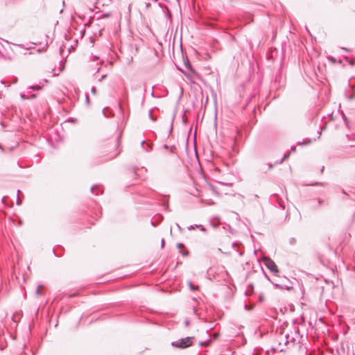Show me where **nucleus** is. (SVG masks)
Instances as JSON below:
<instances>
[{
  "instance_id": "nucleus-28",
  "label": "nucleus",
  "mask_w": 355,
  "mask_h": 355,
  "mask_svg": "<svg viewBox=\"0 0 355 355\" xmlns=\"http://www.w3.org/2000/svg\"><path fill=\"white\" fill-rule=\"evenodd\" d=\"M98 57H97V56H94V60H98Z\"/></svg>"
},
{
  "instance_id": "nucleus-14",
  "label": "nucleus",
  "mask_w": 355,
  "mask_h": 355,
  "mask_svg": "<svg viewBox=\"0 0 355 355\" xmlns=\"http://www.w3.org/2000/svg\"><path fill=\"white\" fill-rule=\"evenodd\" d=\"M324 201L323 200L320 199V198H318V206H320L323 204Z\"/></svg>"
},
{
  "instance_id": "nucleus-8",
  "label": "nucleus",
  "mask_w": 355,
  "mask_h": 355,
  "mask_svg": "<svg viewBox=\"0 0 355 355\" xmlns=\"http://www.w3.org/2000/svg\"><path fill=\"white\" fill-rule=\"evenodd\" d=\"M259 198L258 195L257 194H252V195H250L249 196V199L250 200H256Z\"/></svg>"
},
{
  "instance_id": "nucleus-20",
  "label": "nucleus",
  "mask_w": 355,
  "mask_h": 355,
  "mask_svg": "<svg viewBox=\"0 0 355 355\" xmlns=\"http://www.w3.org/2000/svg\"><path fill=\"white\" fill-rule=\"evenodd\" d=\"M268 169H272V167H273V165H272V164H270V163H269V164H268Z\"/></svg>"
},
{
  "instance_id": "nucleus-27",
  "label": "nucleus",
  "mask_w": 355,
  "mask_h": 355,
  "mask_svg": "<svg viewBox=\"0 0 355 355\" xmlns=\"http://www.w3.org/2000/svg\"><path fill=\"white\" fill-rule=\"evenodd\" d=\"M18 46L19 47H21V48H24V45L23 44H17Z\"/></svg>"
},
{
  "instance_id": "nucleus-25",
  "label": "nucleus",
  "mask_w": 355,
  "mask_h": 355,
  "mask_svg": "<svg viewBox=\"0 0 355 355\" xmlns=\"http://www.w3.org/2000/svg\"><path fill=\"white\" fill-rule=\"evenodd\" d=\"M188 229H189V230H193V229H194V226L191 225Z\"/></svg>"
},
{
  "instance_id": "nucleus-26",
  "label": "nucleus",
  "mask_w": 355,
  "mask_h": 355,
  "mask_svg": "<svg viewBox=\"0 0 355 355\" xmlns=\"http://www.w3.org/2000/svg\"><path fill=\"white\" fill-rule=\"evenodd\" d=\"M94 188H95L94 187H92L91 188V192H92V193H94Z\"/></svg>"
},
{
  "instance_id": "nucleus-2",
  "label": "nucleus",
  "mask_w": 355,
  "mask_h": 355,
  "mask_svg": "<svg viewBox=\"0 0 355 355\" xmlns=\"http://www.w3.org/2000/svg\"><path fill=\"white\" fill-rule=\"evenodd\" d=\"M195 338L194 337H186L184 338H181L177 341H174L172 343V346L180 348V349H184L188 347H190L192 345Z\"/></svg>"
},
{
  "instance_id": "nucleus-17",
  "label": "nucleus",
  "mask_w": 355,
  "mask_h": 355,
  "mask_svg": "<svg viewBox=\"0 0 355 355\" xmlns=\"http://www.w3.org/2000/svg\"><path fill=\"white\" fill-rule=\"evenodd\" d=\"M183 247H184V245L182 243H178L177 244V248H179V249H181Z\"/></svg>"
},
{
  "instance_id": "nucleus-23",
  "label": "nucleus",
  "mask_w": 355,
  "mask_h": 355,
  "mask_svg": "<svg viewBox=\"0 0 355 355\" xmlns=\"http://www.w3.org/2000/svg\"><path fill=\"white\" fill-rule=\"evenodd\" d=\"M21 97L22 99H26L25 94H21Z\"/></svg>"
},
{
  "instance_id": "nucleus-18",
  "label": "nucleus",
  "mask_w": 355,
  "mask_h": 355,
  "mask_svg": "<svg viewBox=\"0 0 355 355\" xmlns=\"http://www.w3.org/2000/svg\"><path fill=\"white\" fill-rule=\"evenodd\" d=\"M21 200L19 199V198L18 197V198H17V204L18 205H21Z\"/></svg>"
},
{
  "instance_id": "nucleus-1",
  "label": "nucleus",
  "mask_w": 355,
  "mask_h": 355,
  "mask_svg": "<svg viewBox=\"0 0 355 355\" xmlns=\"http://www.w3.org/2000/svg\"><path fill=\"white\" fill-rule=\"evenodd\" d=\"M120 145V136L117 137L116 140L113 141L112 144H109L104 149L103 157H104L103 161L111 160L116 157L119 153L120 150L119 147Z\"/></svg>"
},
{
  "instance_id": "nucleus-4",
  "label": "nucleus",
  "mask_w": 355,
  "mask_h": 355,
  "mask_svg": "<svg viewBox=\"0 0 355 355\" xmlns=\"http://www.w3.org/2000/svg\"><path fill=\"white\" fill-rule=\"evenodd\" d=\"M211 342H212V339L211 338H208L207 340H206L204 342H200L199 343V345L201 346V347H208V346L210 345Z\"/></svg>"
},
{
  "instance_id": "nucleus-22",
  "label": "nucleus",
  "mask_w": 355,
  "mask_h": 355,
  "mask_svg": "<svg viewBox=\"0 0 355 355\" xmlns=\"http://www.w3.org/2000/svg\"><path fill=\"white\" fill-rule=\"evenodd\" d=\"M164 239H162V248H164Z\"/></svg>"
},
{
  "instance_id": "nucleus-35",
  "label": "nucleus",
  "mask_w": 355,
  "mask_h": 355,
  "mask_svg": "<svg viewBox=\"0 0 355 355\" xmlns=\"http://www.w3.org/2000/svg\"><path fill=\"white\" fill-rule=\"evenodd\" d=\"M20 193V191L19 190H17V194L19 195Z\"/></svg>"
},
{
  "instance_id": "nucleus-10",
  "label": "nucleus",
  "mask_w": 355,
  "mask_h": 355,
  "mask_svg": "<svg viewBox=\"0 0 355 355\" xmlns=\"http://www.w3.org/2000/svg\"><path fill=\"white\" fill-rule=\"evenodd\" d=\"M297 241L295 238H291L289 240V243L291 245H295Z\"/></svg>"
},
{
  "instance_id": "nucleus-16",
  "label": "nucleus",
  "mask_w": 355,
  "mask_h": 355,
  "mask_svg": "<svg viewBox=\"0 0 355 355\" xmlns=\"http://www.w3.org/2000/svg\"><path fill=\"white\" fill-rule=\"evenodd\" d=\"M189 285L191 290L195 291L198 289V287H195L191 283H190Z\"/></svg>"
},
{
  "instance_id": "nucleus-15",
  "label": "nucleus",
  "mask_w": 355,
  "mask_h": 355,
  "mask_svg": "<svg viewBox=\"0 0 355 355\" xmlns=\"http://www.w3.org/2000/svg\"><path fill=\"white\" fill-rule=\"evenodd\" d=\"M288 155H285L279 162V164L282 163L285 159H288Z\"/></svg>"
},
{
  "instance_id": "nucleus-11",
  "label": "nucleus",
  "mask_w": 355,
  "mask_h": 355,
  "mask_svg": "<svg viewBox=\"0 0 355 355\" xmlns=\"http://www.w3.org/2000/svg\"><path fill=\"white\" fill-rule=\"evenodd\" d=\"M41 288H42V286H41V285L38 286V287H37V291H36V294H37V295H40V293H40V289H41Z\"/></svg>"
},
{
  "instance_id": "nucleus-12",
  "label": "nucleus",
  "mask_w": 355,
  "mask_h": 355,
  "mask_svg": "<svg viewBox=\"0 0 355 355\" xmlns=\"http://www.w3.org/2000/svg\"><path fill=\"white\" fill-rule=\"evenodd\" d=\"M218 336H219V334L218 333H214L213 334V338L212 339L213 340H216L218 338Z\"/></svg>"
},
{
  "instance_id": "nucleus-7",
  "label": "nucleus",
  "mask_w": 355,
  "mask_h": 355,
  "mask_svg": "<svg viewBox=\"0 0 355 355\" xmlns=\"http://www.w3.org/2000/svg\"><path fill=\"white\" fill-rule=\"evenodd\" d=\"M286 343H285L286 345H288L289 343L290 340L291 342H294V338L291 337L289 335L286 336Z\"/></svg>"
},
{
  "instance_id": "nucleus-9",
  "label": "nucleus",
  "mask_w": 355,
  "mask_h": 355,
  "mask_svg": "<svg viewBox=\"0 0 355 355\" xmlns=\"http://www.w3.org/2000/svg\"><path fill=\"white\" fill-rule=\"evenodd\" d=\"M198 228H199L202 232H206L205 227L202 225H196Z\"/></svg>"
},
{
  "instance_id": "nucleus-30",
  "label": "nucleus",
  "mask_w": 355,
  "mask_h": 355,
  "mask_svg": "<svg viewBox=\"0 0 355 355\" xmlns=\"http://www.w3.org/2000/svg\"><path fill=\"white\" fill-rule=\"evenodd\" d=\"M331 61H332L333 62H336V60H335V59H334V58H331Z\"/></svg>"
},
{
  "instance_id": "nucleus-34",
  "label": "nucleus",
  "mask_w": 355,
  "mask_h": 355,
  "mask_svg": "<svg viewBox=\"0 0 355 355\" xmlns=\"http://www.w3.org/2000/svg\"><path fill=\"white\" fill-rule=\"evenodd\" d=\"M164 148H168L167 145H166V144H165V145H164Z\"/></svg>"
},
{
  "instance_id": "nucleus-36",
  "label": "nucleus",
  "mask_w": 355,
  "mask_h": 355,
  "mask_svg": "<svg viewBox=\"0 0 355 355\" xmlns=\"http://www.w3.org/2000/svg\"><path fill=\"white\" fill-rule=\"evenodd\" d=\"M304 355H308V354L306 353H305Z\"/></svg>"
},
{
  "instance_id": "nucleus-21",
  "label": "nucleus",
  "mask_w": 355,
  "mask_h": 355,
  "mask_svg": "<svg viewBox=\"0 0 355 355\" xmlns=\"http://www.w3.org/2000/svg\"><path fill=\"white\" fill-rule=\"evenodd\" d=\"M106 77V75H103L101 78V79L99 80V81H101L103 79H104Z\"/></svg>"
},
{
  "instance_id": "nucleus-31",
  "label": "nucleus",
  "mask_w": 355,
  "mask_h": 355,
  "mask_svg": "<svg viewBox=\"0 0 355 355\" xmlns=\"http://www.w3.org/2000/svg\"><path fill=\"white\" fill-rule=\"evenodd\" d=\"M182 255L185 256L187 254L184 252H182Z\"/></svg>"
},
{
  "instance_id": "nucleus-32",
  "label": "nucleus",
  "mask_w": 355,
  "mask_h": 355,
  "mask_svg": "<svg viewBox=\"0 0 355 355\" xmlns=\"http://www.w3.org/2000/svg\"><path fill=\"white\" fill-rule=\"evenodd\" d=\"M32 88H33V89H36V87H32ZM37 89H39V87H37Z\"/></svg>"
},
{
  "instance_id": "nucleus-6",
  "label": "nucleus",
  "mask_w": 355,
  "mask_h": 355,
  "mask_svg": "<svg viewBox=\"0 0 355 355\" xmlns=\"http://www.w3.org/2000/svg\"><path fill=\"white\" fill-rule=\"evenodd\" d=\"M311 143V140L310 139H303L302 141H298L297 145H308Z\"/></svg>"
},
{
  "instance_id": "nucleus-3",
  "label": "nucleus",
  "mask_w": 355,
  "mask_h": 355,
  "mask_svg": "<svg viewBox=\"0 0 355 355\" xmlns=\"http://www.w3.org/2000/svg\"><path fill=\"white\" fill-rule=\"evenodd\" d=\"M265 265L268 270H270L272 272L277 275L279 272V270L276 263L270 258H267L264 261Z\"/></svg>"
},
{
  "instance_id": "nucleus-33",
  "label": "nucleus",
  "mask_w": 355,
  "mask_h": 355,
  "mask_svg": "<svg viewBox=\"0 0 355 355\" xmlns=\"http://www.w3.org/2000/svg\"><path fill=\"white\" fill-rule=\"evenodd\" d=\"M177 226H178V229L181 230V227L179 225H177Z\"/></svg>"
},
{
  "instance_id": "nucleus-13",
  "label": "nucleus",
  "mask_w": 355,
  "mask_h": 355,
  "mask_svg": "<svg viewBox=\"0 0 355 355\" xmlns=\"http://www.w3.org/2000/svg\"><path fill=\"white\" fill-rule=\"evenodd\" d=\"M91 92H92V93L93 94H94V95H95V94H96V87H92V89H91Z\"/></svg>"
},
{
  "instance_id": "nucleus-19",
  "label": "nucleus",
  "mask_w": 355,
  "mask_h": 355,
  "mask_svg": "<svg viewBox=\"0 0 355 355\" xmlns=\"http://www.w3.org/2000/svg\"><path fill=\"white\" fill-rule=\"evenodd\" d=\"M184 324H185V326H186V327H188V326L189 325V321L188 320H186L184 321Z\"/></svg>"
},
{
  "instance_id": "nucleus-5",
  "label": "nucleus",
  "mask_w": 355,
  "mask_h": 355,
  "mask_svg": "<svg viewBox=\"0 0 355 355\" xmlns=\"http://www.w3.org/2000/svg\"><path fill=\"white\" fill-rule=\"evenodd\" d=\"M141 146L144 149H145L146 151H150L152 148L151 144H147L146 146H145V141H142L141 142Z\"/></svg>"
},
{
  "instance_id": "nucleus-24",
  "label": "nucleus",
  "mask_w": 355,
  "mask_h": 355,
  "mask_svg": "<svg viewBox=\"0 0 355 355\" xmlns=\"http://www.w3.org/2000/svg\"><path fill=\"white\" fill-rule=\"evenodd\" d=\"M295 150H296V147L295 146H292L291 147V150L295 151Z\"/></svg>"
},
{
  "instance_id": "nucleus-29",
  "label": "nucleus",
  "mask_w": 355,
  "mask_h": 355,
  "mask_svg": "<svg viewBox=\"0 0 355 355\" xmlns=\"http://www.w3.org/2000/svg\"><path fill=\"white\" fill-rule=\"evenodd\" d=\"M86 101L89 102V97H88V96H87H87H86Z\"/></svg>"
}]
</instances>
